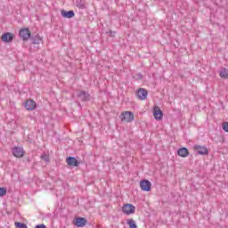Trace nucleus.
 Returning a JSON list of instances; mask_svg holds the SVG:
<instances>
[{
	"instance_id": "obj_1",
	"label": "nucleus",
	"mask_w": 228,
	"mask_h": 228,
	"mask_svg": "<svg viewBox=\"0 0 228 228\" xmlns=\"http://www.w3.org/2000/svg\"><path fill=\"white\" fill-rule=\"evenodd\" d=\"M119 118L121 122H126V124H131L134 120V114L132 111L126 110L120 114Z\"/></svg>"
},
{
	"instance_id": "obj_2",
	"label": "nucleus",
	"mask_w": 228,
	"mask_h": 228,
	"mask_svg": "<svg viewBox=\"0 0 228 228\" xmlns=\"http://www.w3.org/2000/svg\"><path fill=\"white\" fill-rule=\"evenodd\" d=\"M125 215H133L136 211V208L133 204H126L122 207Z\"/></svg>"
},
{
	"instance_id": "obj_3",
	"label": "nucleus",
	"mask_w": 228,
	"mask_h": 228,
	"mask_svg": "<svg viewBox=\"0 0 228 228\" xmlns=\"http://www.w3.org/2000/svg\"><path fill=\"white\" fill-rule=\"evenodd\" d=\"M194 151L200 156H207L209 154V150L206 146L194 145Z\"/></svg>"
},
{
	"instance_id": "obj_4",
	"label": "nucleus",
	"mask_w": 228,
	"mask_h": 228,
	"mask_svg": "<svg viewBox=\"0 0 228 228\" xmlns=\"http://www.w3.org/2000/svg\"><path fill=\"white\" fill-rule=\"evenodd\" d=\"M141 190L142 191H151V188H152V183L149 180H142L140 182Z\"/></svg>"
},
{
	"instance_id": "obj_5",
	"label": "nucleus",
	"mask_w": 228,
	"mask_h": 228,
	"mask_svg": "<svg viewBox=\"0 0 228 228\" xmlns=\"http://www.w3.org/2000/svg\"><path fill=\"white\" fill-rule=\"evenodd\" d=\"M153 117L155 120H162L163 119V111H161V109L159 107L155 106L153 109Z\"/></svg>"
},
{
	"instance_id": "obj_6",
	"label": "nucleus",
	"mask_w": 228,
	"mask_h": 228,
	"mask_svg": "<svg viewBox=\"0 0 228 228\" xmlns=\"http://www.w3.org/2000/svg\"><path fill=\"white\" fill-rule=\"evenodd\" d=\"M20 37L22 40H28L31 37V33H29V28H21L20 30Z\"/></svg>"
},
{
	"instance_id": "obj_7",
	"label": "nucleus",
	"mask_w": 228,
	"mask_h": 228,
	"mask_svg": "<svg viewBox=\"0 0 228 228\" xmlns=\"http://www.w3.org/2000/svg\"><path fill=\"white\" fill-rule=\"evenodd\" d=\"M136 95L140 101H145V99H147L148 92L144 88H140L137 91Z\"/></svg>"
},
{
	"instance_id": "obj_8",
	"label": "nucleus",
	"mask_w": 228,
	"mask_h": 228,
	"mask_svg": "<svg viewBox=\"0 0 228 228\" xmlns=\"http://www.w3.org/2000/svg\"><path fill=\"white\" fill-rule=\"evenodd\" d=\"M12 155L15 158H22L24 156V149L20 147L12 148Z\"/></svg>"
},
{
	"instance_id": "obj_9",
	"label": "nucleus",
	"mask_w": 228,
	"mask_h": 228,
	"mask_svg": "<svg viewBox=\"0 0 228 228\" xmlns=\"http://www.w3.org/2000/svg\"><path fill=\"white\" fill-rule=\"evenodd\" d=\"M74 224L77 227H85V225L87 224V221L85 217H77L75 218Z\"/></svg>"
},
{
	"instance_id": "obj_10",
	"label": "nucleus",
	"mask_w": 228,
	"mask_h": 228,
	"mask_svg": "<svg viewBox=\"0 0 228 228\" xmlns=\"http://www.w3.org/2000/svg\"><path fill=\"white\" fill-rule=\"evenodd\" d=\"M2 40L5 44H10L11 42L13 41V34L7 32L2 35Z\"/></svg>"
},
{
	"instance_id": "obj_11",
	"label": "nucleus",
	"mask_w": 228,
	"mask_h": 228,
	"mask_svg": "<svg viewBox=\"0 0 228 228\" xmlns=\"http://www.w3.org/2000/svg\"><path fill=\"white\" fill-rule=\"evenodd\" d=\"M25 108L28 111H33V110H35L37 108V102H35V101H33V100H28L25 102Z\"/></svg>"
},
{
	"instance_id": "obj_12",
	"label": "nucleus",
	"mask_w": 228,
	"mask_h": 228,
	"mask_svg": "<svg viewBox=\"0 0 228 228\" xmlns=\"http://www.w3.org/2000/svg\"><path fill=\"white\" fill-rule=\"evenodd\" d=\"M66 163L69 167H78L79 166V162L74 157H68L67 159H66Z\"/></svg>"
},
{
	"instance_id": "obj_13",
	"label": "nucleus",
	"mask_w": 228,
	"mask_h": 228,
	"mask_svg": "<svg viewBox=\"0 0 228 228\" xmlns=\"http://www.w3.org/2000/svg\"><path fill=\"white\" fill-rule=\"evenodd\" d=\"M77 99L78 101H88L90 99V94H88L86 92L81 91L77 94Z\"/></svg>"
},
{
	"instance_id": "obj_14",
	"label": "nucleus",
	"mask_w": 228,
	"mask_h": 228,
	"mask_svg": "<svg viewBox=\"0 0 228 228\" xmlns=\"http://www.w3.org/2000/svg\"><path fill=\"white\" fill-rule=\"evenodd\" d=\"M178 156L181 158H187V156L190 154L188 151V149L186 148H180L177 151Z\"/></svg>"
},
{
	"instance_id": "obj_15",
	"label": "nucleus",
	"mask_w": 228,
	"mask_h": 228,
	"mask_svg": "<svg viewBox=\"0 0 228 228\" xmlns=\"http://www.w3.org/2000/svg\"><path fill=\"white\" fill-rule=\"evenodd\" d=\"M61 15L66 19H72L74 17V11H62Z\"/></svg>"
},
{
	"instance_id": "obj_16",
	"label": "nucleus",
	"mask_w": 228,
	"mask_h": 228,
	"mask_svg": "<svg viewBox=\"0 0 228 228\" xmlns=\"http://www.w3.org/2000/svg\"><path fill=\"white\" fill-rule=\"evenodd\" d=\"M42 42V37L40 36L37 35L36 37H32V43L35 45H38Z\"/></svg>"
},
{
	"instance_id": "obj_17",
	"label": "nucleus",
	"mask_w": 228,
	"mask_h": 228,
	"mask_svg": "<svg viewBox=\"0 0 228 228\" xmlns=\"http://www.w3.org/2000/svg\"><path fill=\"white\" fill-rule=\"evenodd\" d=\"M126 224H127L128 227H130V228H138V226L136 225V222L134 221V219H128L126 221Z\"/></svg>"
},
{
	"instance_id": "obj_18",
	"label": "nucleus",
	"mask_w": 228,
	"mask_h": 228,
	"mask_svg": "<svg viewBox=\"0 0 228 228\" xmlns=\"http://www.w3.org/2000/svg\"><path fill=\"white\" fill-rule=\"evenodd\" d=\"M220 77H228V69H223L220 71Z\"/></svg>"
},
{
	"instance_id": "obj_19",
	"label": "nucleus",
	"mask_w": 228,
	"mask_h": 228,
	"mask_svg": "<svg viewBox=\"0 0 228 228\" xmlns=\"http://www.w3.org/2000/svg\"><path fill=\"white\" fill-rule=\"evenodd\" d=\"M15 226L18 227V228H28V225L24 223H15Z\"/></svg>"
},
{
	"instance_id": "obj_20",
	"label": "nucleus",
	"mask_w": 228,
	"mask_h": 228,
	"mask_svg": "<svg viewBox=\"0 0 228 228\" xmlns=\"http://www.w3.org/2000/svg\"><path fill=\"white\" fill-rule=\"evenodd\" d=\"M41 159H43L44 161H46V163H49V155L47 154H42L41 155Z\"/></svg>"
},
{
	"instance_id": "obj_21",
	"label": "nucleus",
	"mask_w": 228,
	"mask_h": 228,
	"mask_svg": "<svg viewBox=\"0 0 228 228\" xmlns=\"http://www.w3.org/2000/svg\"><path fill=\"white\" fill-rule=\"evenodd\" d=\"M6 195V188L0 187V197H4Z\"/></svg>"
},
{
	"instance_id": "obj_22",
	"label": "nucleus",
	"mask_w": 228,
	"mask_h": 228,
	"mask_svg": "<svg viewBox=\"0 0 228 228\" xmlns=\"http://www.w3.org/2000/svg\"><path fill=\"white\" fill-rule=\"evenodd\" d=\"M222 127L225 133H228V122H224Z\"/></svg>"
},
{
	"instance_id": "obj_23",
	"label": "nucleus",
	"mask_w": 228,
	"mask_h": 228,
	"mask_svg": "<svg viewBox=\"0 0 228 228\" xmlns=\"http://www.w3.org/2000/svg\"><path fill=\"white\" fill-rule=\"evenodd\" d=\"M143 77V76L142 75V73H137L134 76V79H142Z\"/></svg>"
},
{
	"instance_id": "obj_24",
	"label": "nucleus",
	"mask_w": 228,
	"mask_h": 228,
	"mask_svg": "<svg viewBox=\"0 0 228 228\" xmlns=\"http://www.w3.org/2000/svg\"><path fill=\"white\" fill-rule=\"evenodd\" d=\"M35 228H47V226H45V224H37Z\"/></svg>"
},
{
	"instance_id": "obj_25",
	"label": "nucleus",
	"mask_w": 228,
	"mask_h": 228,
	"mask_svg": "<svg viewBox=\"0 0 228 228\" xmlns=\"http://www.w3.org/2000/svg\"><path fill=\"white\" fill-rule=\"evenodd\" d=\"M110 35H113V33H115V32H113V31H110Z\"/></svg>"
}]
</instances>
